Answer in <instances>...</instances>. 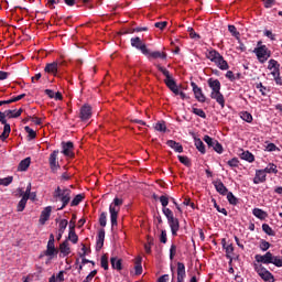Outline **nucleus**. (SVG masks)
Here are the masks:
<instances>
[{"instance_id":"14","label":"nucleus","mask_w":282,"mask_h":282,"mask_svg":"<svg viewBox=\"0 0 282 282\" xmlns=\"http://www.w3.org/2000/svg\"><path fill=\"white\" fill-rule=\"evenodd\" d=\"M102 246H105V228L99 229L96 241V250L97 252L102 250Z\"/></svg>"},{"instance_id":"42","label":"nucleus","mask_w":282,"mask_h":282,"mask_svg":"<svg viewBox=\"0 0 282 282\" xmlns=\"http://www.w3.org/2000/svg\"><path fill=\"white\" fill-rule=\"evenodd\" d=\"M100 265L104 268V270H109V258L107 254L101 256Z\"/></svg>"},{"instance_id":"28","label":"nucleus","mask_w":282,"mask_h":282,"mask_svg":"<svg viewBox=\"0 0 282 282\" xmlns=\"http://www.w3.org/2000/svg\"><path fill=\"white\" fill-rule=\"evenodd\" d=\"M28 195H22V198L21 200L18 203V206H17V212L18 213H23V210H25V206H28Z\"/></svg>"},{"instance_id":"36","label":"nucleus","mask_w":282,"mask_h":282,"mask_svg":"<svg viewBox=\"0 0 282 282\" xmlns=\"http://www.w3.org/2000/svg\"><path fill=\"white\" fill-rule=\"evenodd\" d=\"M227 200L231 206H237L239 204V198H237L232 192L227 193Z\"/></svg>"},{"instance_id":"30","label":"nucleus","mask_w":282,"mask_h":282,"mask_svg":"<svg viewBox=\"0 0 282 282\" xmlns=\"http://www.w3.org/2000/svg\"><path fill=\"white\" fill-rule=\"evenodd\" d=\"M240 159L245 160L246 162L252 163L254 162V154H252L250 151H242L240 153Z\"/></svg>"},{"instance_id":"43","label":"nucleus","mask_w":282,"mask_h":282,"mask_svg":"<svg viewBox=\"0 0 282 282\" xmlns=\"http://www.w3.org/2000/svg\"><path fill=\"white\" fill-rule=\"evenodd\" d=\"M204 142H206V144L209 147V149H214L215 143L217 142V140L213 139L210 135H205L204 137Z\"/></svg>"},{"instance_id":"29","label":"nucleus","mask_w":282,"mask_h":282,"mask_svg":"<svg viewBox=\"0 0 282 282\" xmlns=\"http://www.w3.org/2000/svg\"><path fill=\"white\" fill-rule=\"evenodd\" d=\"M23 98H25V94L18 95L17 97H12L8 100H2L0 101V107H2V105H12V102H19V100H23Z\"/></svg>"},{"instance_id":"37","label":"nucleus","mask_w":282,"mask_h":282,"mask_svg":"<svg viewBox=\"0 0 282 282\" xmlns=\"http://www.w3.org/2000/svg\"><path fill=\"white\" fill-rule=\"evenodd\" d=\"M76 219V216L72 214V221ZM76 228V225L73 221L72 226V243H78V235H76V231L74 230Z\"/></svg>"},{"instance_id":"44","label":"nucleus","mask_w":282,"mask_h":282,"mask_svg":"<svg viewBox=\"0 0 282 282\" xmlns=\"http://www.w3.org/2000/svg\"><path fill=\"white\" fill-rule=\"evenodd\" d=\"M99 226H101V228H105V226H107V212H102L99 216Z\"/></svg>"},{"instance_id":"64","label":"nucleus","mask_w":282,"mask_h":282,"mask_svg":"<svg viewBox=\"0 0 282 282\" xmlns=\"http://www.w3.org/2000/svg\"><path fill=\"white\" fill-rule=\"evenodd\" d=\"M67 61H69V57L65 54L61 55V61H59V65H67Z\"/></svg>"},{"instance_id":"20","label":"nucleus","mask_w":282,"mask_h":282,"mask_svg":"<svg viewBox=\"0 0 282 282\" xmlns=\"http://www.w3.org/2000/svg\"><path fill=\"white\" fill-rule=\"evenodd\" d=\"M166 144L167 147H170V149H173L176 153H184V147H182L181 143L173 140H167Z\"/></svg>"},{"instance_id":"24","label":"nucleus","mask_w":282,"mask_h":282,"mask_svg":"<svg viewBox=\"0 0 282 282\" xmlns=\"http://www.w3.org/2000/svg\"><path fill=\"white\" fill-rule=\"evenodd\" d=\"M214 186L220 195H226L228 193V187H226L221 181L214 182Z\"/></svg>"},{"instance_id":"2","label":"nucleus","mask_w":282,"mask_h":282,"mask_svg":"<svg viewBox=\"0 0 282 282\" xmlns=\"http://www.w3.org/2000/svg\"><path fill=\"white\" fill-rule=\"evenodd\" d=\"M207 85L212 89V100H216L221 109H224V107H226V99L224 98V94H221V82H219V79L209 78Z\"/></svg>"},{"instance_id":"48","label":"nucleus","mask_w":282,"mask_h":282,"mask_svg":"<svg viewBox=\"0 0 282 282\" xmlns=\"http://www.w3.org/2000/svg\"><path fill=\"white\" fill-rule=\"evenodd\" d=\"M170 199L171 197H169V195H162L159 197V202H161V205L163 206V208H166L169 206Z\"/></svg>"},{"instance_id":"10","label":"nucleus","mask_w":282,"mask_h":282,"mask_svg":"<svg viewBox=\"0 0 282 282\" xmlns=\"http://www.w3.org/2000/svg\"><path fill=\"white\" fill-rule=\"evenodd\" d=\"M58 254V250L54 246V243L47 242L46 250L43 252V254L40 256V259L43 257H48L50 259H54Z\"/></svg>"},{"instance_id":"40","label":"nucleus","mask_w":282,"mask_h":282,"mask_svg":"<svg viewBox=\"0 0 282 282\" xmlns=\"http://www.w3.org/2000/svg\"><path fill=\"white\" fill-rule=\"evenodd\" d=\"M264 173H273L276 175L279 173V170L276 169V164L274 163H269L265 169H263Z\"/></svg>"},{"instance_id":"16","label":"nucleus","mask_w":282,"mask_h":282,"mask_svg":"<svg viewBox=\"0 0 282 282\" xmlns=\"http://www.w3.org/2000/svg\"><path fill=\"white\" fill-rule=\"evenodd\" d=\"M164 83H165L166 87H169V89L171 91H173V94L175 96H177V94H180V87H177V83L175 82V79H173V77L170 79H164Z\"/></svg>"},{"instance_id":"21","label":"nucleus","mask_w":282,"mask_h":282,"mask_svg":"<svg viewBox=\"0 0 282 282\" xmlns=\"http://www.w3.org/2000/svg\"><path fill=\"white\" fill-rule=\"evenodd\" d=\"M110 264L113 270H122V259H119L118 257H111L110 258Z\"/></svg>"},{"instance_id":"46","label":"nucleus","mask_w":282,"mask_h":282,"mask_svg":"<svg viewBox=\"0 0 282 282\" xmlns=\"http://www.w3.org/2000/svg\"><path fill=\"white\" fill-rule=\"evenodd\" d=\"M280 67H281V64H279V62L276 59L269 61L268 69H270V70L279 69Z\"/></svg>"},{"instance_id":"59","label":"nucleus","mask_w":282,"mask_h":282,"mask_svg":"<svg viewBox=\"0 0 282 282\" xmlns=\"http://www.w3.org/2000/svg\"><path fill=\"white\" fill-rule=\"evenodd\" d=\"M187 32L189 33L191 39H202V36L195 32V29L191 26L187 29Z\"/></svg>"},{"instance_id":"15","label":"nucleus","mask_w":282,"mask_h":282,"mask_svg":"<svg viewBox=\"0 0 282 282\" xmlns=\"http://www.w3.org/2000/svg\"><path fill=\"white\" fill-rule=\"evenodd\" d=\"M79 118H82V120H89V118H91V106L84 105L80 108Z\"/></svg>"},{"instance_id":"34","label":"nucleus","mask_w":282,"mask_h":282,"mask_svg":"<svg viewBox=\"0 0 282 282\" xmlns=\"http://www.w3.org/2000/svg\"><path fill=\"white\" fill-rule=\"evenodd\" d=\"M155 67L159 72H161V74H163V76H165V80H170L171 78H173V76H171V72H169V69H166L162 65L156 64Z\"/></svg>"},{"instance_id":"62","label":"nucleus","mask_w":282,"mask_h":282,"mask_svg":"<svg viewBox=\"0 0 282 282\" xmlns=\"http://www.w3.org/2000/svg\"><path fill=\"white\" fill-rule=\"evenodd\" d=\"M262 3L264 8L270 9L272 6H274V3H276V0H262Z\"/></svg>"},{"instance_id":"60","label":"nucleus","mask_w":282,"mask_h":282,"mask_svg":"<svg viewBox=\"0 0 282 282\" xmlns=\"http://www.w3.org/2000/svg\"><path fill=\"white\" fill-rule=\"evenodd\" d=\"M214 151H216V153H224V145H221V143H219V141H216L215 142V145H214Z\"/></svg>"},{"instance_id":"33","label":"nucleus","mask_w":282,"mask_h":282,"mask_svg":"<svg viewBox=\"0 0 282 282\" xmlns=\"http://www.w3.org/2000/svg\"><path fill=\"white\" fill-rule=\"evenodd\" d=\"M135 274L139 276L142 274V257H137L134 260Z\"/></svg>"},{"instance_id":"58","label":"nucleus","mask_w":282,"mask_h":282,"mask_svg":"<svg viewBox=\"0 0 282 282\" xmlns=\"http://www.w3.org/2000/svg\"><path fill=\"white\" fill-rule=\"evenodd\" d=\"M98 274V270H93L83 282H91L94 281V276Z\"/></svg>"},{"instance_id":"51","label":"nucleus","mask_w":282,"mask_h":282,"mask_svg":"<svg viewBox=\"0 0 282 282\" xmlns=\"http://www.w3.org/2000/svg\"><path fill=\"white\" fill-rule=\"evenodd\" d=\"M162 213L166 217V219H172L173 217H175L173 215V210H171L169 207L162 208Z\"/></svg>"},{"instance_id":"49","label":"nucleus","mask_w":282,"mask_h":282,"mask_svg":"<svg viewBox=\"0 0 282 282\" xmlns=\"http://www.w3.org/2000/svg\"><path fill=\"white\" fill-rule=\"evenodd\" d=\"M24 131L29 134L30 140H34L36 138V131L29 126L24 127Z\"/></svg>"},{"instance_id":"50","label":"nucleus","mask_w":282,"mask_h":282,"mask_svg":"<svg viewBox=\"0 0 282 282\" xmlns=\"http://www.w3.org/2000/svg\"><path fill=\"white\" fill-rule=\"evenodd\" d=\"M177 159L184 166H191V159H188V156L178 155Z\"/></svg>"},{"instance_id":"11","label":"nucleus","mask_w":282,"mask_h":282,"mask_svg":"<svg viewBox=\"0 0 282 282\" xmlns=\"http://www.w3.org/2000/svg\"><path fill=\"white\" fill-rule=\"evenodd\" d=\"M56 196L59 197L61 202H63V208L64 206H67L69 204V189L61 191V187H57V191L55 192Z\"/></svg>"},{"instance_id":"31","label":"nucleus","mask_w":282,"mask_h":282,"mask_svg":"<svg viewBox=\"0 0 282 282\" xmlns=\"http://www.w3.org/2000/svg\"><path fill=\"white\" fill-rule=\"evenodd\" d=\"M59 252L62 254H64V257H67V254H69L70 249H69V241L68 240H65L64 242H62L59 245Z\"/></svg>"},{"instance_id":"7","label":"nucleus","mask_w":282,"mask_h":282,"mask_svg":"<svg viewBox=\"0 0 282 282\" xmlns=\"http://www.w3.org/2000/svg\"><path fill=\"white\" fill-rule=\"evenodd\" d=\"M254 259L258 263H264V265H270V263H272L274 259V256L272 254V252L269 251L264 256L256 254Z\"/></svg>"},{"instance_id":"4","label":"nucleus","mask_w":282,"mask_h":282,"mask_svg":"<svg viewBox=\"0 0 282 282\" xmlns=\"http://www.w3.org/2000/svg\"><path fill=\"white\" fill-rule=\"evenodd\" d=\"M253 54H256L259 63H265L270 56H272V53L270 50H268V46L261 45V42H258V47L253 50Z\"/></svg>"},{"instance_id":"55","label":"nucleus","mask_w":282,"mask_h":282,"mask_svg":"<svg viewBox=\"0 0 282 282\" xmlns=\"http://www.w3.org/2000/svg\"><path fill=\"white\" fill-rule=\"evenodd\" d=\"M275 268H282V259L279 256H273V261L271 262Z\"/></svg>"},{"instance_id":"6","label":"nucleus","mask_w":282,"mask_h":282,"mask_svg":"<svg viewBox=\"0 0 282 282\" xmlns=\"http://www.w3.org/2000/svg\"><path fill=\"white\" fill-rule=\"evenodd\" d=\"M191 87L196 100H198V102H206V96L204 95L202 87L197 86L195 82H191Z\"/></svg>"},{"instance_id":"1","label":"nucleus","mask_w":282,"mask_h":282,"mask_svg":"<svg viewBox=\"0 0 282 282\" xmlns=\"http://www.w3.org/2000/svg\"><path fill=\"white\" fill-rule=\"evenodd\" d=\"M131 47H134L135 50L141 51L143 56H147L149 61H158V58H161V61H166V53L160 52V51H151L147 47V44L140 39V36L131 37L130 40Z\"/></svg>"},{"instance_id":"12","label":"nucleus","mask_w":282,"mask_h":282,"mask_svg":"<svg viewBox=\"0 0 282 282\" xmlns=\"http://www.w3.org/2000/svg\"><path fill=\"white\" fill-rule=\"evenodd\" d=\"M167 224L171 228L173 237H177V231L180 230V220L175 217L169 218Z\"/></svg>"},{"instance_id":"9","label":"nucleus","mask_w":282,"mask_h":282,"mask_svg":"<svg viewBox=\"0 0 282 282\" xmlns=\"http://www.w3.org/2000/svg\"><path fill=\"white\" fill-rule=\"evenodd\" d=\"M68 226V240H72V220H69V223L67 221V219H62L59 221V237H63V234L65 232V229Z\"/></svg>"},{"instance_id":"39","label":"nucleus","mask_w":282,"mask_h":282,"mask_svg":"<svg viewBox=\"0 0 282 282\" xmlns=\"http://www.w3.org/2000/svg\"><path fill=\"white\" fill-rule=\"evenodd\" d=\"M6 113L9 118H19V117H21V113H23V108H20L18 111L6 110Z\"/></svg>"},{"instance_id":"61","label":"nucleus","mask_w":282,"mask_h":282,"mask_svg":"<svg viewBox=\"0 0 282 282\" xmlns=\"http://www.w3.org/2000/svg\"><path fill=\"white\" fill-rule=\"evenodd\" d=\"M256 87L257 89H259L262 96H267L265 91H268V88L263 86V83L257 84Z\"/></svg>"},{"instance_id":"25","label":"nucleus","mask_w":282,"mask_h":282,"mask_svg":"<svg viewBox=\"0 0 282 282\" xmlns=\"http://www.w3.org/2000/svg\"><path fill=\"white\" fill-rule=\"evenodd\" d=\"M30 164H32V159L28 156L19 163L18 171H28V169H30Z\"/></svg>"},{"instance_id":"41","label":"nucleus","mask_w":282,"mask_h":282,"mask_svg":"<svg viewBox=\"0 0 282 282\" xmlns=\"http://www.w3.org/2000/svg\"><path fill=\"white\" fill-rule=\"evenodd\" d=\"M85 199V194H76L72 200V206H78Z\"/></svg>"},{"instance_id":"27","label":"nucleus","mask_w":282,"mask_h":282,"mask_svg":"<svg viewBox=\"0 0 282 282\" xmlns=\"http://www.w3.org/2000/svg\"><path fill=\"white\" fill-rule=\"evenodd\" d=\"M195 147L202 155H206V145L204 144V141L199 138H194Z\"/></svg>"},{"instance_id":"18","label":"nucleus","mask_w":282,"mask_h":282,"mask_svg":"<svg viewBox=\"0 0 282 282\" xmlns=\"http://www.w3.org/2000/svg\"><path fill=\"white\" fill-rule=\"evenodd\" d=\"M215 65H217L218 68H220L223 72L226 69H230V66L228 65V62L224 59V56L220 55L214 61Z\"/></svg>"},{"instance_id":"47","label":"nucleus","mask_w":282,"mask_h":282,"mask_svg":"<svg viewBox=\"0 0 282 282\" xmlns=\"http://www.w3.org/2000/svg\"><path fill=\"white\" fill-rule=\"evenodd\" d=\"M228 31L230 32L231 36H235L236 39H239L240 33L237 31V26L229 24L228 25Z\"/></svg>"},{"instance_id":"13","label":"nucleus","mask_w":282,"mask_h":282,"mask_svg":"<svg viewBox=\"0 0 282 282\" xmlns=\"http://www.w3.org/2000/svg\"><path fill=\"white\" fill-rule=\"evenodd\" d=\"M48 164L52 171L58 169V150H54L48 158Z\"/></svg>"},{"instance_id":"19","label":"nucleus","mask_w":282,"mask_h":282,"mask_svg":"<svg viewBox=\"0 0 282 282\" xmlns=\"http://www.w3.org/2000/svg\"><path fill=\"white\" fill-rule=\"evenodd\" d=\"M51 215H52V207L48 206L44 208V210L41 213V216H40V224L44 226L45 221L50 219Z\"/></svg>"},{"instance_id":"32","label":"nucleus","mask_w":282,"mask_h":282,"mask_svg":"<svg viewBox=\"0 0 282 282\" xmlns=\"http://www.w3.org/2000/svg\"><path fill=\"white\" fill-rule=\"evenodd\" d=\"M224 250H226V257L229 259V265H232V254L235 252V247L232 246V243L227 245Z\"/></svg>"},{"instance_id":"38","label":"nucleus","mask_w":282,"mask_h":282,"mask_svg":"<svg viewBox=\"0 0 282 282\" xmlns=\"http://www.w3.org/2000/svg\"><path fill=\"white\" fill-rule=\"evenodd\" d=\"M262 230L269 237H275L276 236V232L274 230H272V227H270V225H268V224H262Z\"/></svg>"},{"instance_id":"17","label":"nucleus","mask_w":282,"mask_h":282,"mask_svg":"<svg viewBox=\"0 0 282 282\" xmlns=\"http://www.w3.org/2000/svg\"><path fill=\"white\" fill-rule=\"evenodd\" d=\"M265 180H267L265 171L257 170L256 176L253 177V184H263Z\"/></svg>"},{"instance_id":"23","label":"nucleus","mask_w":282,"mask_h":282,"mask_svg":"<svg viewBox=\"0 0 282 282\" xmlns=\"http://www.w3.org/2000/svg\"><path fill=\"white\" fill-rule=\"evenodd\" d=\"M44 72H46V74H53V76H56L58 72V63L53 62L51 64H47L44 68Z\"/></svg>"},{"instance_id":"56","label":"nucleus","mask_w":282,"mask_h":282,"mask_svg":"<svg viewBox=\"0 0 282 282\" xmlns=\"http://www.w3.org/2000/svg\"><path fill=\"white\" fill-rule=\"evenodd\" d=\"M228 166L231 169H237L239 166V159L234 158L227 162Z\"/></svg>"},{"instance_id":"53","label":"nucleus","mask_w":282,"mask_h":282,"mask_svg":"<svg viewBox=\"0 0 282 282\" xmlns=\"http://www.w3.org/2000/svg\"><path fill=\"white\" fill-rule=\"evenodd\" d=\"M241 118L245 122H252V115L248 111L242 112Z\"/></svg>"},{"instance_id":"35","label":"nucleus","mask_w":282,"mask_h":282,"mask_svg":"<svg viewBox=\"0 0 282 282\" xmlns=\"http://www.w3.org/2000/svg\"><path fill=\"white\" fill-rule=\"evenodd\" d=\"M206 56L208 61H210L212 63H215V61H217V57L220 56V53L217 50H210L208 51Z\"/></svg>"},{"instance_id":"26","label":"nucleus","mask_w":282,"mask_h":282,"mask_svg":"<svg viewBox=\"0 0 282 282\" xmlns=\"http://www.w3.org/2000/svg\"><path fill=\"white\" fill-rule=\"evenodd\" d=\"M252 215L257 217V219H261V221H263L268 217V212L261 208H253Z\"/></svg>"},{"instance_id":"5","label":"nucleus","mask_w":282,"mask_h":282,"mask_svg":"<svg viewBox=\"0 0 282 282\" xmlns=\"http://www.w3.org/2000/svg\"><path fill=\"white\" fill-rule=\"evenodd\" d=\"M254 270L257 274L262 279V281L269 282L272 281L274 282V275L272 272H270L263 264H254Z\"/></svg>"},{"instance_id":"63","label":"nucleus","mask_w":282,"mask_h":282,"mask_svg":"<svg viewBox=\"0 0 282 282\" xmlns=\"http://www.w3.org/2000/svg\"><path fill=\"white\" fill-rule=\"evenodd\" d=\"M13 181V177L12 176H8V177H4V178H1V182H2V186H10V183Z\"/></svg>"},{"instance_id":"3","label":"nucleus","mask_w":282,"mask_h":282,"mask_svg":"<svg viewBox=\"0 0 282 282\" xmlns=\"http://www.w3.org/2000/svg\"><path fill=\"white\" fill-rule=\"evenodd\" d=\"M122 199L116 197L113 203L109 206L111 228L118 226V214L120 213V206H122Z\"/></svg>"},{"instance_id":"57","label":"nucleus","mask_w":282,"mask_h":282,"mask_svg":"<svg viewBox=\"0 0 282 282\" xmlns=\"http://www.w3.org/2000/svg\"><path fill=\"white\" fill-rule=\"evenodd\" d=\"M175 254H177V246L172 245L170 248V260L173 261L175 259Z\"/></svg>"},{"instance_id":"22","label":"nucleus","mask_w":282,"mask_h":282,"mask_svg":"<svg viewBox=\"0 0 282 282\" xmlns=\"http://www.w3.org/2000/svg\"><path fill=\"white\" fill-rule=\"evenodd\" d=\"M62 153L66 158H72V141L62 142Z\"/></svg>"},{"instance_id":"54","label":"nucleus","mask_w":282,"mask_h":282,"mask_svg":"<svg viewBox=\"0 0 282 282\" xmlns=\"http://www.w3.org/2000/svg\"><path fill=\"white\" fill-rule=\"evenodd\" d=\"M154 129L156 131H161V132H165L166 131V123L163 121V122H158L154 127Z\"/></svg>"},{"instance_id":"8","label":"nucleus","mask_w":282,"mask_h":282,"mask_svg":"<svg viewBox=\"0 0 282 282\" xmlns=\"http://www.w3.org/2000/svg\"><path fill=\"white\" fill-rule=\"evenodd\" d=\"M176 265V282H184L186 279V265L184 264V262H177Z\"/></svg>"},{"instance_id":"52","label":"nucleus","mask_w":282,"mask_h":282,"mask_svg":"<svg viewBox=\"0 0 282 282\" xmlns=\"http://www.w3.org/2000/svg\"><path fill=\"white\" fill-rule=\"evenodd\" d=\"M270 242L263 239L260 241V250H262V252H267V250H270Z\"/></svg>"},{"instance_id":"45","label":"nucleus","mask_w":282,"mask_h":282,"mask_svg":"<svg viewBox=\"0 0 282 282\" xmlns=\"http://www.w3.org/2000/svg\"><path fill=\"white\" fill-rule=\"evenodd\" d=\"M192 113L198 116L199 118L206 119V112L199 108H192Z\"/></svg>"}]
</instances>
